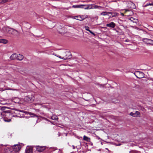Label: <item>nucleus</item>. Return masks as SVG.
<instances>
[{
	"label": "nucleus",
	"mask_w": 153,
	"mask_h": 153,
	"mask_svg": "<svg viewBox=\"0 0 153 153\" xmlns=\"http://www.w3.org/2000/svg\"><path fill=\"white\" fill-rule=\"evenodd\" d=\"M52 54L60 59L64 60L69 59L71 58L72 57L71 53L69 52H62L61 54V56L58 55H56V54H55L54 53H53Z\"/></svg>",
	"instance_id": "nucleus-1"
},
{
	"label": "nucleus",
	"mask_w": 153,
	"mask_h": 153,
	"mask_svg": "<svg viewBox=\"0 0 153 153\" xmlns=\"http://www.w3.org/2000/svg\"><path fill=\"white\" fill-rule=\"evenodd\" d=\"M88 17V16L86 15H79L75 16V17H77V19L75 18V19L79 21H82L84 19L87 18Z\"/></svg>",
	"instance_id": "nucleus-2"
},
{
	"label": "nucleus",
	"mask_w": 153,
	"mask_h": 153,
	"mask_svg": "<svg viewBox=\"0 0 153 153\" xmlns=\"http://www.w3.org/2000/svg\"><path fill=\"white\" fill-rule=\"evenodd\" d=\"M134 74L139 79H141L144 76V74L140 71H136L134 73Z\"/></svg>",
	"instance_id": "nucleus-3"
},
{
	"label": "nucleus",
	"mask_w": 153,
	"mask_h": 153,
	"mask_svg": "<svg viewBox=\"0 0 153 153\" xmlns=\"http://www.w3.org/2000/svg\"><path fill=\"white\" fill-rule=\"evenodd\" d=\"M21 148V146L20 144L15 145L13 146V150L15 152L19 151Z\"/></svg>",
	"instance_id": "nucleus-4"
},
{
	"label": "nucleus",
	"mask_w": 153,
	"mask_h": 153,
	"mask_svg": "<svg viewBox=\"0 0 153 153\" xmlns=\"http://www.w3.org/2000/svg\"><path fill=\"white\" fill-rule=\"evenodd\" d=\"M33 101L31 96H26L24 98V101L27 103L31 102Z\"/></svg>",
	"instance_id": "nucleus-5"
},
{
	"label": "nucleus",
	"mask_w": 153,
	"mask_h": 153,
	"mask_svg": "<svg viewBox=\"0 0 153 153\" xmlns=\"http://www.w3.org/2000/svg\"><path fill=\"white\" fill-rule=\"evenodd\" d=\"M46 149V146H38L36 147V150L39 152H41L45 150Z\"/></svg>",
	"instance_id": "nucleus-6"
},
{
	"label": "nucleus",
	"mask_w": 153,
	"mask_h": 153,
	"mask_svg": "<svg viewBox=\"0 0 153 153\" xmlns=\"http://www.w3.org/2000/svg\"><path fill=\"white\" fill-rule=\"evenodd\" d=\"M144 42H146L147 43L151 44L153 45L152 43H153V40L151 39L147 38H144L143 39Z\"/></svg>",
	"instance_id": "nucleus-7"
},
{
	"label": "nucleus",
	"mask_w": 153,
	"mask_h": 153,
	"mask_svg": "<svg viewBox=\"0 0 153 153\" xmlns=\"http://www.w3.org/2000/svg\"><path fill=\"white\" fill-rule=\"evenodd\" d=\"M106 26L107 27L113 28L115 27V24L114 22H111L110 23L107 24Z\"/></svg>",
	"instance_id": "nucleus-8"
},
{
	"label": "nucleus",
	"mask_w": 153,
	"mask_h": 153,
	"mask_svg": "<svg viewBox=\"0 0 153 153\" xmlns=\"http://www.w3.org/2000/svg\"><path fill=\"white\" fill-rule=\"evenodd\" d=\"M18 54L16 53L13 54L10 57V59L11 60H14L17 59Z\"/></svg>",
	"instance_id": "nucleus-9"
},
{
	"label": "nucleus",
	"mask_w": 153,
	"mask_h": 153,
	"mask_svg": "<svg viewBox=\"0 0 153 153\" xmlns=\"http://www.w3.org/2000/svg\"><path fill=\"white\" fill-rule=\"evenodd\" d=\"M19 111L20 112L25 113L26 114H28L30 115H33V116H36V117L37 116L36 115L34 114L33 113H31V112H29L25 111H24L23 110H19Z\"/></svg>",
	"instance_id": "nucleus-10"
},
{
	"label": "nucleus",
	"mask_w": 153,
	"mask_h": 153,
	"mask_svg": "<svg viewBox=\"0 0 153 153\" xmlns=\"http://www.w3.org/2000/svg\"><path fill=\"white\" fill-rule=\"evenodd\" d=\"M33 153V149L32 148L28 147L26 148L25 150V153Z\"/></svg>",
	"instance_id": "nucleus-11"
},
{
	"label": "nucleus",
	"mask_w": 153,
	"mask_h": 153,
	"mask_svg": "<svg viewBox=\"0 0 153 153\" xmlns=\"http://www.w3.org/2000/svg\"><path fill=\"white\" fill-rule=\"evenodd\" d=\"M18 33V31L12 28L11 32L10 34L12 35L13 36H16V35Z\"/></svg>",
	"instance_id": "nucleus-12"
},
{
	"label": "nucleus",
	"mask_w": 153,
	"mask_h": 153,
	"mask_svg": "<svg viewBox=\"0 0 153 153\" xmlns=\"http://www.w3.org/2000/svg\"><path fill=\"white\" fill-rule=\"evenodd\" d=\"M24 57L23 55L19 54L18 55V56L16 59L20 61H21L24 59Z\"/></svg>",
	"instance_id": "nucleus-13"
},
{
	"label": "nucleus",
	"mask_w": 153,
	"mask_h": 153,
	"mask_svg": "<svg viewBox=\"0 0 153 153\" xmlns=\"http://www.w3.org/2000/svg\"><path fill=\"white\" fill-rule=\"evenodd\" d=\"M8 42V41L4 39H0V43H3L4 44H6Z\"/></svg>",
	"instance_id": "nucleus-14"
},
{
	"label": "nucleus",
	"mask_w": 153,
	"mask_h": 153,
	"mask_svg": "<svg viewBox=\"0 0 153 153\" xmlns=\"http://www.w3.org/2000/svg\"><path fill=\"white\" fill-rule=\"evenodd\" d=\"M85 28L86 30L89 31L94 36H95V34L94 33L92 32L90 30L89 28V27L88 26H85Z\"/></svg>",
	"instance_id": "nucleus-15"
},
{
	"label": "nucleus",
	"mask_w": 153,
	"mask_h": 153,
	"mask_svg": "<svg viewBox=\"0 0 153 153\" xmlns=\"http://www.w3.org/2000/svg\"><path fill=\"white\" fill-rule=\"evenodd\" d=\"M130 20L134 23H137L138 22V20L136 19H134L133 17H131L130 19Z\"/></svg>",
	"instance_id": "nucleus-16"
},
{
	"label": "nucleus",
	"mask_w": 153,
	"mask_h": 153,
	"mask_svg": "<svg viewBox=\"0 0 153 153\" xmlns=\"http://www.w3.org/2000/svg\"><path fill=\"white\" fill-rule=\"evenodd\" d=\"M8 28V27H4L2 29V31L4 33H7V29Z\"/></svg>",
	"instance_id": "nucleus-17"
},
{
	"label": "nucleus",
	"mask_w": 153,
	"mask_h": 153,
	"mask_svg": "<svg viewBox=\"0 0 153 153\" xmlns=\"http://www.w3.org/2000/svg\"><path fill=\"white\" fill-rule=\"evenodd\" d=\"M83 140L88 142H90L91 139L90 138L86 136L85 135H84L83 136Z\"/></svg>",
	"instance_id": "nucleus-18"
},
{
	"label": "nucleus",
	"mask_w": 153,
	"mask_h": 153,
	"mask_svg": "<svg viewBox=\"0 0 153 153\" xmlns=\"http://www.w3.org/2000/svg\"><path fill=\"white\" fill-rule=\"evenodd\" d=\"M51 119L53 120H57L58 119V118L57 116L54 115L51 116Z\"/></svg>",
	"instance_id": "nucleus-19"
},
{
	"label": "nucleus",
	"mask_w": 153,
	"mask_h": 153,
	"mask_svg": "<svg viewBox=\"0 0 153 153\" xmlns=\"http://www.w3.org/2000/svg\"><path fill=\"white\" fill-rule=\"evenodd\" d=\"M84 6H85V5H73L72 6V7L74 8H81V7H83Z\"/></svg>",
	"instance_id": "nucleus-20"
},
{
	"label": "nucleus",
	"mask_w": 153,
	"mask_h": 153,
	"mask_svg": "<svg viewBox=\"0 0 153 153\" xmlns=\"http://www.w3.org/2000/svg\"><path fill=\"white\" fill-rule=\"evenodd\" d=\"M109 12H103L101 13V15L103 16H105L106 15H108L109 14Z\"/></svg>",
	"instance_id": "nucleus-21"
},
{
	"label": "nucleus",
	"mask_w": 153,
	"mask_h": 153,
	"mask_svg": "<svg viewBox=\"0 0 153 153\" xmlns=\"http://www.w3.org/2000/svg\"><path fill=\"white\" fill-rule=\"evenodd\" d=\"M109 14H111L112 17H113L117 16V13H112L109 12Z\"/></svg>",
	"instance_id": "nucleus-22"
},
{
	"label": "nucleus",
	"mask_w": 153,
	"mask_h": 153,
	"mask_svg": "<svg viewBox=\"0 0 153 153\" xmlns=\"http://www.w3.org/2000/svg\"><path fill=\"white\" fill-rule=\"evenodd\" d=\"M85 5V6H84L83 7H82V8H84L85 9H89V7L90 6V5Z\"/></svg>",
	"instance_id": "nucleus-23"
},
{
	"label": "nucleus",
	"mask_w": 153,
	"mask_h": 153,
	"mask_svg": "<svg viewBox=\"0 0 153 153\" xmlns=\"http://www.w3.org/2000/svg\"><path fill=\"white\" fill-rule=\"evenodd\" d=\"M102 7L101 6H98L97 5H94L93 8L97 9V8H102Z\"/></svg>",
	"instance_id": "nucleus-24"
},
{
	"label": "nucleus",
	"mask_w": 153,
	"mask_h": 153,
	"mask_svg": "<svg viewBox=\"0 0 153 153\" xmlns=\"http://www.w3.org/2000/svg\"><path fill=\"white\" fill-rule=\"evenodd\" d=\"M3 120H4V121L5 122H10L11 121V119H7V118H3Z\"/></svg>",
	"instance_id": "nucleus-25"
},
{
	"label": "nucleus",
	"mask_w": 153,
	"mask_h": 153,
	"mask_svg": "<svg viewBox=\"0 0 153 153\" xmlns=\"http://www.w3.org/2000/svg\"><path fill=\"white\" fill-rule=\"evenodd\" d=\"M12 29V28H11L8 27L7 33H8L10 34V32H11Z\"/></svg>",
	"instance_id": "nucleus-26"
},
{
	"label": "nucleus",
	"mask_w": 153,
	"mask_h": 153,
	"mask_svg": "<svg viewBox=\"0 0 153 153\" xmlns=\"http://www.w3.org/2000/svg\"><path fill=\"white\" fill-rule=\"evenodd\" d=\"M135 113H136V116H137H137L139 117L140 116V114L139 111H136Z\"/></svg>",
	"instance_id": "nucleus-27"
},
{
	"label": "nucleus",
	"mask_w": 153,
	"mask_h": 153,
	"mask_svg": "<svg viewBox=\"0 0 153 153\" xmlns=\"http://www.w3.org/2000/svg\"><path fill=\"white\" fill-rule=\"evenodd\" d=\"M130 115L133 117H137V116H136V113H133V112H131L130 114Z\"/></svg>",
	"instance_id": "nucleus-28"
},
{
	"label": "nucleus",
	"mask_w": 153,
	"mask_h": 153,
	"mask_svg": "<svg viewBox=\"0 0 153 153\" xmlns=\"http://www.w3.org/2000/svg\"><path fill=\"white\" fill-rule=\"evenodd\" d=\"M0 1H1V0H0ZM7 1V0H1V2H0V3L4 4Z\"/></svg>",
	"instance_id": "nucleus-29"
},
{
	"label": "nucleus",
	"mask_w": 153,
	"mask_h": 153,
	"mask_svg": "<svg viewBox=\"0 0 153 153\" xmlns=\"http://www.w3.org/2000/svg\"><path fill=\"white\" fill-rule=\"evenodd\" d=\"M6 112H7V111H3L2 113H1V115L2 116H4L5 114V113Z\"/></svg>",
	"instance_id": "nucleus-30"
},
{
	"label": "nucleus",
	"mask_w": 153,
	"mask_h": 153,
	"mask_svg": "<svg viewBox=\"0 0 153 153\" xmlns=\"http://www.w3.org/2000/svg\"><path fill=\"white\" fill-rule=\"evenodd\" d=\"M140 109L143 111H146L145 109L142 107H140Z\"/></svg>",
	"instance_id": "nucleus-31"
},
{
	"label": "nucleus",
	"mask_w": 153,
	"mask_h": 153,
	"mask_svg": "<svg viewBox=\"0 0 153 153\" xmlns=\"http://www.w3.org/2000/svg\"><path fill=\"white\" fill-rule=\"evenodd\" d=\"M6 108V107H1H1H0V110H5V108Z\"/></svg>",
	"instance_id": "nucleus-32"
},
{
	"label": "nucleus",
	"mask_w": 153,
	"mask_h": 153,
	"mask_svg": "<svg viewBox=\"0 0 153 153\" xmlns=\"http://www.w3.org/2000/svg\"><path fill=\"white\" fill-rule=\"evenodd\" d=\"M153 5V4H147L146 5V6H148V5Z\"/></svg>",
	"instance_id": "nucleus-33"
},
{
	"label": "nucleus",
	"mask_w": 153,
	"mask_h": 153,
	"mask_svg": "<svg viewBox=\"0 0 153 153\" xmlns=\"http://www.w3.org/2000/svg\"><path fill=\"white\" fill-rule=\"evenodd\" d=\"M121 15H122L123 16H124V15L123 13H121Z\"/></svg>",
	"instance_id": "nucleus-34"
},
{
	"label": "nucleus",
	"mask_w": 153,
	"mask_h": 153,
	"mask_svg": "<svg viewBox=\"0 0 153 153\" xmlns=\"http://www.w3.org/2000/svg\"><path fill=\"white\" fill-rule=\"evenodd\" d=\"M72 146L73 147V149H75V146Z\"/></svg>",
	"instance_id": "nucleus-35"
},
{
	"label": "nucleus",
	"mask_w": 153,
	"mask_h": 153,
	"mask_svg": "<svg viewBox=\"0 0 153 153\" xmlns=\"http://www.w3.org/2000/svg\"><path fill=\"white\" fill-rule=\"evenodd\" d=\"M135 28L136 29H138V28L137 27H135Z\"/></svg>",
	"instance_id": "nucleus-36"
},
{
	"label": "nucleus",
	"mask_w": 153,
	"mask_h": 153,
	"mask_svg": "<svg viewBox=\"0 0 153 153\" xmlns=\"http://www.w3.org/2000/svg\"><path fill=\"white\" fill-rule=\"evenodd\" d=\"M106 150H107L109 151V150H108V149H107V148H106Z\"/></svg>",
	"instance_id": "nucleus-37"
},
{
	"label": "nucleus",
	"mask_w": 153,
	"mask_h": 153,
	"mask_svg": "<svg viewBox=\"0 0 153 153\" xmlns=\"http://www.w3.org/2000/svg\"><path fill=\"white\" fill-rule=\"evenodd\" d=\"M61 66H64V65L62 64V65H61Z\"/></svg>",
	"instance_id": "nucleus-38"
},
{
	"label": "nucleus",
	"mask_w": 153,
	"mask_h": 153,
	"mask_svg": "<svg viewBox=\"0 0 153 153\" xmlns=\"http://www.w3.org/2000/svg\"><path fill=\"white\" fill-rule=\"evenodd\" d=\"M75 18H76L77 19V17H75V16H74V19H75Z\"/></svg>",
	"instance_id": "nucleus-39"
},
{
	"label": "nucleus",
	"mask_w": 153,
	"mask_h": 153,
	"mask_svg": "<svg viewBox=\"0 0 153 153\" xmlns=\"http://www.w3.org/2000/svg\"><path fill=\"white\" fill-rule=\"evenodd\" d=\"M69 65V66H71V65Z\"/></svg>",
	"instance_id": "nucleus-40"
},
{
	"label": "nucleus",
	"mask_w": 153,
	"mask_h": 153,
	"mask_svg": "<svg viewBox=\"0 0 153 153\" xmlns=\"http://www.w3.org/2000/svg\"><path fill=\"white\" fill-rule=\"evenodd\" d=\"M100 85V86H103V85Z\"/></svg>",
	"instance_id": "nucleus-41"
},
{
	"label": "nucleus",
	"mask_w": 153,
	"mask_h": 153,
	"mask_svg": "<svg viewBox=\"0 0 153 153\" xmlns=\"http://www.w3.org/2000/svg\"><path fill=\"white\" fill-rule=\"evenodd\" d=\"M126 42H128V41H127V40H126Z\"/></svg>",
	"instance_id": "nucleus-42"
},
{
	"label": "nucleus",
	"mask_w": 153,
	"mask_h": 153,
	"mask_svg": "<svg viewBox=\"0 0 153 153\" xmlns=\"http://www.w3.org/2000/svg\"><path fill=\"white\" fill-rule=\"evenodd\" d=\"M152 44H153V43H152Z\"/></svg>",
	"instance_id": "nucleus-43"
},
{
	"label": "nucleus",
	"mask_w": 153,
	"mask_h": 153,
	"mask_svg": "<svg viewBox=\"0 0 153 153\" xmlns=\"http://www.w3.org/2000/svg\"><path fill=\"white\" fill-rule=\"evenodd\" d=\"M1 37V36H0V38Z\"/></svg>",
	"instance_id": "nucleus-44"
}]
</instances>
